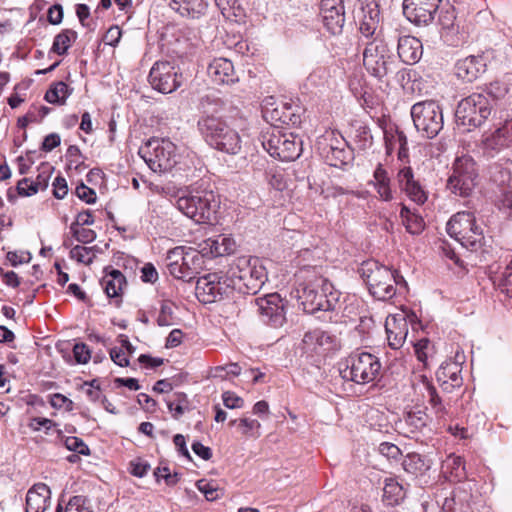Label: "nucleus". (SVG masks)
I'll return each mask as SVG.
<instances>
[{
  "label": "nucleus",
  "instance_id": "obj_1",
  "mask_svg": "<svg viewBox=\"0 0 512 512\" xmlns=\"http://www.w3.org/2000/svg\"><path fill=\"white\" fill-rule=\"evenodd\" d=\"M202 115L197 121L198 130L205 142L212 148L235 155L241 150L239 133L231 128L218 114L224 109V102L213 95H206L200 101Z\"/></svg>",
  "mask_w": 512,
  "mask_h": 512
},
{
  "label": "nucleus",
  "instance_id": "obj_2",
  "mask_svg": "<svg viewBox=\"0 0 512 512\" xmlns=\"http://www.w3.org/2000/svg\"><path fill=\"white\" fill-rule=\"evenodd\" d=\"M171 198L174 199V206L177 210L195 223L213 224L217 222L220 199L213 190L186 187L176 191ZM170 200L172 201V199Z\"/></svg>",
  "mask_w": 512,
  "mask_h": 512
},
{
  "label": "nucleus",
  "instance_id": "obj_3",
  "mask_svg": "<svg viewBox=\"0 0 512 512\" xmlns=\"http://www.w3.org/2000/svg\"><path fill=\"white\" fill-rule=\"evenodd\" d=\"M358 272L370 294L380 301L392 299L398 287L407 286L404 277L397 270H392L374 259L362 262Z\"/></svg>",
  "mask_w": 512,
  "mask_h": 512
},
{
  "label": "nucleus",
  "instance_id": "obj_4",
  "mask_svg": "<svg viewBox=\"0 0 512 512\" xmlns=\"http://www.w3.org/2000/svg\"><path fill=\"white\" fill-rule=\"evenodd\" d=\"M297 298L303 310L309 314L318 311L338 312L341 309V292L326 278L318 277L313 282L301 285Z\"/></svg>",
  "mask_w": 512,
  "mask_h": 512
},
{
  "label": "nucleus",
  "instance_id": "obj_5",
  "mask_svg": "<svg viewBox=\"0 0 512 512\" xmlns=\"http://www.w3.org/2000/svg\"><path fill=\"white\" fill-rule=\"evenodd\" d=\"M227 273L234 290L243 294H257L268 279L266 268L257 257L237 258Z\"/></svg>",
  "mask_w": 512,
  "mask_h": 512
},
{
  "label": "nucleus",
  "instance_id": "obj_6",
  "mask_svg": "<svg viewBox=\"0 0 512 512\" xmlns=\"http://www.w3.org/2000/svg\"><path fill=\"white\" fill-rule=\"evenodd\" d=\"M260 140L270 156L281 161H294L302 153V141L293 133L282 132L277 125L263 131Z\"/></svg>",
  "mask_w": 512,
  "mask_h": 512
},
{
  "label": "nucleus",
  "instance_id": "obj_7",
  "mask_svg": "<svg viewBox=\"0 0 512 512\" xmlns=\"http://www.w3.org/2000/svg\"><path fill=\"white\" fill-rule=\"evenodd\" d=\"M381 362L368 352H353L345 360V368L340 369L343 379L356 384H368L377 379L381 371Z\"/></svg>",
  "mask_w": 512,
  "mask_h": 512
},
{
  "label": "nucleus",
  "instance_id": "obj_8",
  "mask_svg": "<svg viewBox=\"0 0 512 512\" xmlns=\"http://www.w3.org/2000/svg\"><path fill=\"white\" fill-rule=\"evenodd\" d=\"M167 268L174 278L191 282L202 269L203 256L195 249L177 246L167 253Z\"/></svg>",
  "mask_w": 512,
  "mask_h": 512
},
{
  "label": "nucleus",
  "instance_id": "obj_9",
  "mask_svg": "<svg viewBox=\"0 0 512 512\" xmlns=\"http://www.w3.org/2000/svg\"><path fill=\"white\" fill-rule=\"evenodd\" d=\"M410 114L414 127L422 137L433 139L443 129V109L435 100H425L413 104Z\"/></svg>",
  "mask_w": 512,
  "mask_h": 512
},
{
  "label": "nucleus",
  "instance_id": "obj_10",
  "mask_svg": "<svg viewBox=\"0 0 512 512\" xmlns=\"http://www.w3.org/2000/svg\"><path fill=\"white\" fill-rule=\"evenodd\" d=\"M491 111V103L485 94L472 93L457 105L455 112L457 125L471 131L481 126L490 116Z\"/></svg>",
  "mask_w": 512,
  "mask_h": 512
},
{
  "label": "nucleus",
  "instance_id": "obj_11",
  "mask_svg": "<svg viewBox=\"0 0 512 512\" xmlns=\"http://www.w3.org/2000/svg\"><path fill=\"white\" fill-rule=\"evenodd\" d=\"M176 145L167 138H152L139 151L151 170L165 173L177 163Z\"/></svg>",
  "mask_w": 512,
  "mask_h": 512
},
{
  "label": "nucleus",
  "instance_id": "obj_12",
  "mask_svg": "<svg viewBox=\"0 0 512 512\" xmlns=\"http://www.w3.org/2000/svg\"><path fill=\"white\" fill-rule=\"evenodd\" d=\"M363 64L369 74L381 80L393 72L396 62L385 41L376 37L366 44Z\"/></svg>",
  "mask_w": 512,
  "mask_h": 512
},
{
  "label": "nucleus",
  "instance_id": "obj_13",
  "mask_svg": "<svg viewBox=\"0 0 512 512\" xmlns=\"http://www.w3.org/2000/svg\"><path fill=\"white\" fill-rule=\"evenodd\" d=\"M315 148L324 161L332 167L341 168L353 159L352 150L346 140L334 131H326L318 137Z\"/></svg>",
  "mask_w": 512,
  "mask_h": 512
},
{
  "label": "nucleus",
  "instance_id": "obj_14",
  "mask_svg": "<svg viewBox=\"0 0 512 512\" xmlns=\"http://www.w3.org/2000/svg\"><path fill=\"white\" fill-rule=\"evenodd\" d=\"M477 176L474 160L468 156L459 157L453 163L452 173L447 181V188L455 195L467 197L476 186Z\"/></svg>",
  "mask_w": 512,
  "mask_h": 512
},
{
  "label": "nucleus",
  "instance_id": "obj_15",
  "mask_svg": "<svg viewBox=\"0 0 512 512\" xmlns=\"http://www.w3.org/2000/svg\"><path fill=\"white\" fill-rule=\"evenodd\" d=\"M231 284L228 273H209L197 279L195 295L204 304L214 303L228 297L234 291Z\"/></svg>",
  "mask_w": 512,
  "mask_h": 512
},
{
  "label": "nucleus",
  "instance_id": "obj_16",
  "mask_svg": "<svg viewBox=\"0 0 512 512\" xmlns=\"http://www.w3.org/2000/svg\"><path fill=\"white\" fill-rule=\"evenodd\" d=\"M184 77L179 67L169 61H157L152 66L148 81L153 89L163 94L176 91L183 83Z\"/></svg>",
  "mask_w": 512,
  "mask_h": 512
},
{
  "label": "nucleus",
  "instance_id": "obj_17",
  "mask_svg": "<svg viewBox=\"0 0 512 512\" xmlns=\"http://www.w3.org/2000/svg\"><path fill=\"white\" fill-rule=\"evenodd\" d=\"M255 304L261 320L272 327H281L286 321L285 303L277 293L256 298Z\"/></svg>",
  "mask_w": 512,
  "mask_h": 512
},
{
  "label": "nucleus",
  "instance_id": "obj_18",
  "mask_svg": "<svg viewBox=\"0 0 512 512\" xmlns=\"http://www.w3.org/2000/svg\"><path fill=\"white\" fill-rule=\"evenodd\" d=\"M442 0H404L403 14L416 25H427L433 21L434 15Z\"/></svg>",
  "mask_w": 512,
  "mask_h": 512
},
{
  "label": "nucleus",
  "instance_id": "obj_19",
  "mask_svg": "<svg viewBox=\"0 0 512 512\" xmlns=\"http://www.w3.org/2000/svg\"><path fill=\"white\" fill-rule=\"evenodd\" d=\"M362 18L359 31L365 38H381L379 0H361Z\"/></svg>",
  "mask_w": 512,
  "mask_h": 512
},
{
  "label": "nucleus",
  "instance_id": "obj_20",
  "mask_svg": "<svg viewBox=\"0 0 512 512\" xmlns=\"http://www.w3.org/2000/svg\"><path fill=\"white\" fill-rule=\"evenodd\" d=\"M396 180L399 188L405 192L411 201L418 205H422L427 201V192L424 190V187L420 182L415 179L413 170L410 166H403L399 168Z\"/></svg>",
  "mask_w": 512,
  "mask_h": 512
},
{
  "label": "nucleus",
  "instance_id": "obj_21",
  "mask_svg": "<svg viewBox=\"0 0 512 512\" xmlns=\"http://www.w3.org/2000/svg\"><path fill=\"white\" fill-rule=\"evenodd\" d=\"M486 152L492 156L501 150L512 147V120H506L483 140Z\"/></svg>",
  "mask_w": 512,
  "mask_h": 512
},
{
  "label": "nucleus",
  "instance_id": "obj_22",
  "mask_svg": "<svg viewBox=\"0 0 512 512\" xmlns=\"http://www.w3.org/2000/svg\"><path fill=\"white\" fill-rule=\"evenodd\" d=\"M486 67L487 62L483 55H470L456 62L455 71L458 78L472 82L486 71Z\"/></svg>",
  "mask_w": 512,
  "mask_h": 512
},
{
  "label": "nucleus",
  "instance_id": "obj_23",
  "mask_svg": "<svg viewBox=\"0 0 512 512\" xmlns=\"http://www.w3.org/2000/svg\"><path fill=\"white\" fill-rule=\"evenodd\" d=\"M208 76L216 84L231 85L239 78L234 70L233 63L227 58H215L207 67Z\"/></svg>",
  "mask_w": 512,
  "mask_h": 512
},
{
  "label": "nucleus",
  "instance_id": "obj_24",
  "mask_svg": "<svg viewBox=\"0 0 512 512\" xmlns=\"http://www.w3.org/2000/svg\"><path fill=\"white\" fill-rule=\"evenodd\" d=\"M431 418L420 408L408 411L404 418L400 420L399 427L407 437H415L419 433H423L427 429Z\"/></svg>",
  "mask_w": 512,
  "mask_h": 512
},
{
  "label": "nucleus",
  "instance_id": "obj_25",
  "mask_svg": "<svg viewBox=\"0 0 512 512\" xmlns=\"http://www.w3.org/2000/svg\"><path fill=\"white\" fill-rule=\"evenodd\" d=\"M388 345L392 349L403 346L408 335V323L403 315L389 316L385 322Z\"/></svg>",
  "mask_w": 512,
  "mask_h": 512
},
{
  "label": "nucleus",
  "instance_id": "obj_26",
  "mask_svg": "<svg viewBox=\"0 0 512 512\" xmlns=\"http://www.w3.org/2000/svg\"><path fill=\"white\" fill-rule=\"evenodd\" d=\"M461 365L455 361H446L442 363L436 372L437 380L441 383L443 390L451 392L454 388L462 385Z\"/></svg>",
  "mask_w": 512,
  "mask_h": 512
},
{
  "label": "nucleus",
  "instance_id": "obj_27",
  "mask_svg": "<svg viewBox=\"0 0 512 512\" xmlns=\"http://www.w3.org/2000/svg\"><path fill=\"white\" fill-rule=\"evenodd\" d=\"M51 491L44 483L33 485L26 495V512H44L50 504Z\"/></svg>",
  "mask_w": 512,
  "mask_h": 512
},
{
  "label": "nucleus",
  "instance_id": "obj_28",
  "mask_svg": "<svg viewBox=\"0 0 512 512\" xmlns=\"http://www.w3.org/2000/svg\"><path fill=\"white\" fill-rule=\"evenodd\" d=\"M397 52L402 62L406 64L417 63L423 53V46L421 41L410 35H405L399 38Z\"/></svg>",
  "mask_w": 512,
  "mask_h": 512
},
{
  "label": "nucleus",
  "instance_id": "obj_29",
  "mask_svg": "<svg viewBox=\"0 0 512 512\" xmlns=\"http://www.w3.org/2000/svg\"><path fill=\"white\" fill-rule=\"evenodd\" d=\"M335 338L321 329H314L304 334L302 343L307 351L321 353L332 349Z\"/></svg>",
  "mask_w": 512,
  "mask_h": 512
},
{
  "label": "nucleus",
  "instance_id": "obj_30",
  "mask_svg": "<svg viewBox=\"0 0 512 512\" xmlns=\"http://www.w3.org/2000/svg\"><path fill=\"white\" fill-rule=\"evenodd\" d=\"M170 7L183 17L199 19L205 15L207 0H171Z\"/></svg>",
  "mask_w": 512,
  "mask_h": 512
},
{
  "label": "nucleus",
  "instance_id": "obj_31",
  "mask_svg": "<svg viewBox=\"0 0 512 512\" xmlns=\"http://www.w3.org/2000/svg\"><path fill=\"white\" fill-rule=\"evenodd\" d=\"M372 185L380 200L390 202L394 199L391 178L384 166L379 163L373 172Z\"/></svg>",
  "mask_w": 512,
  "mask_h": 512
},
{
  "label": "nucleus",
  "instance_id": "obj_32",
  "mask_svg": "<svg viewBox=\"0 0 512 512\" xmlns=\"http://www.w3.org/2000/svg\"><path fill=\"white\" fill-rule=\"evenodd\" d=\"M432 464V460L426 456L418 453H409L405 456L402 467L407 473L415 477H422L431 469Z\"/></svg>",
  "mask_w": 512,
  "mask_h": 512
},
{
  "label": "nucleus",
  "instance_id": "obj_33",
  "mask_svg": "<svg viewBox=\"0 0 512 512\" xmlns=\"http://www.w3.org/2000/svg\"><path fill=\"white\" fill-rule=\"evenodd\" d=\"M476 217L472 212L461 211L453 215L447 223V233L457 240L463 231L476 223Z\"/></svg>",
  "mask_w": 512,
  "mask_h": 512
},
{
  "label": "nucleus",
  "instance_id": "obj_34",
  "mask_svg": "<svg viewBox=\"0 0 512 512\" xmlns=\"http://www.w3.org/2000/svg\"><path fill=\"white\" fill-rule=\"evenodd\" d=\"M457 241L465 248L471 251H477L485 242L483 229L476 223L463 231Z\"/></svg>",
  "mask_w": 512,
  "mask_h": 512
},
{
  "label": "nucleus",
  "instance_id": "obj_35",
  "mask_svg": "<svg viewBox=\"0 0 512 512\" xmlns=\"http://www.w3.org/2000/svg\"><path fill=\"white\" fill-rule=\"evenodd\" d=\"M101 283L106 295L109 298H116L120 296L123 286L126 285V279L121 271L112 269L103 277Z\"/></svg>",
  "mask_w": 512,
  "mask_h": 512
},
{
  "label": "nucleus",
  "instance_id": "obj_36",
  "mask_svg": "<svg viewBox=\"0 0 512 512\" xmlns=\"http://www.w3.org/2000/svg\"><path fill=\"white\" fill-rule=\"evenodd\" d=\"M325 29L332 35H339L345 23V8L339 7L337 11L320 12Z\"/></svg>",
  "mask_w": 512,
  "mask_h": 512
},
{
  "label": "nucleus",
  "instance_id": "obj_37",
  "mask_svg": "<svg viewBox=\"0 0 512 512\" xmlns=\"http://www.w3.org/2000/svg\"><path fill=\"white\" fill-rule=\"evenodd\" d=\"M73 93V88L63 81L54 82L46 91L44 99L55 105H64L68 97Z\"/></svg>",
  "mask_w": 512,
  "mask_h": 512
},
{
  "label": "nucleus",
  "instance_id": "obj_38",
  "mask_svg": "<svg viewBox=\"0 0 512 512\" xmlns=\"http://www.w3.org/2000/svg\"><path fill=\"white\" fill-rule=\"evenodd\" d=\"M400 217L408 233L420 234L425 228V222L421 215L412 212L407 206L402 205Z\"/></svg>",
  "mask_w": 512,
  "mask_h": 512
},
{
  "label": "nucleus",
  "instance_id": "obj_39",
  "mask_svg": "<svg viewBox=\"0 0 512 512\" xmlns=\"http://www.w3.org/2000/svg\"><path fill=\"white\" fill-rule=\"evenodd\" d=\"M76 39L77 33L74 30L64 29L54 37L51 51L58 55H65Z\"/></svg>",
  "mask_w": 512,
  "mask_h": 512
},
{
  "label": "nucleus",
  "instance_id": "obj_40",
  "mask_svg": "<svg viewBox=\"0 0 512 512\" xmlns=\"http://www.w3.org/2000/svg\"><path fill=\"white\" fill-rule=\"evenodd\" d=\"M353 139L357 144L358 148L365 150L372 146L373 136L370 128L363 122L356 121L353 124Z\"/></svg>",
  "mask_w": 512,
  "mask_h": 512
},
{
  "label": "nucleus",
  "instance_id": "obj_41",
  "mask_svg": "<svg viewBox=\"0 0 512 512\" xmlns=\"http://www.w3.org/2000/svg\"><path fill=\"white\" fill-rule=\"evenodd\" d=\"M404 497L403 487L393 478H386L383 488V498L389 505H396Z\"/></svg>",
  "mask_w": 512,
  "mask_h": 512
},
{
  "label": "nucleus",
  "instance_id": "obj_42",
  "mask_svg": "<svg viewBox=\"0 0 512 512\" xmlns=\"http://www.w3.org/2000/svg\"><path fill=\"white\" fill-rule=\"evenodd\" d=\"M438 21L446 36L458 33L459 26L456 24V12L454 7L442 9Z\"/></svg>",
  "mask_w": 512,
  "mask_h": 512
},
{
  "label": "nucleus",
  "instance_id": "obj_43",
  "mask_svg": "<svg viewBox=\"0 0 512 512\" xmlns=\"http://www.w3.org/2000/svg\"><path fill=\"white\" fill-rule=\"evenodd\" d=\"M235 250V241L227 236H217L211 244V251L215 256H223L233 253Z\"/></svg>",
  "mask_w": 512,
  "mask_h": 512
},
{
  "label": "nucleus",
  "instance_id": "obj_44",
  "mask_svg": "<svg viewBox=\"0 0 512 512\" xmlns=\"http://www.w3.org/2000/svg\"><path fill=\"white\" fill-rule=\"evenodd\" d=\"M393 139L398 146V160L403 163V166H409L410 157L407 136L403 131L396 130L393 134Z\"/></svg>",
  "mask_w": 512,
  "mask_h": 512
},
{
  "label": "nucleus",
  "instance_id": "obj_45",
  "mask_svg": "<svg viewBox=\"0 0 512 512\" xmlns=\"http://www.w3.org/2000/svg\"><path fill=\"white\" fill-rule=\"evenodd\" d=\"M96 247H85L76 245L70 250V258L79 263L89 265L93 262L95 257L94 251Z\"/></svg>",
  "mask_w": 512,
  "mask_h": 512
},
{
  "label": "nucleus",
  "instance_id": "obj_46",
  "mask_svg": "<svg viewBox=\"0 0 512 512\" xmlns=\"http://www.w3.org/2000/svg\"><path fill=\"white\" fill-rule=\"evenodd\" d=\"M415 353L417 356V359L424 364L425 367H428L429 365V358L432 357V353L434 350V346L430 342L429 339L423 338L420 339L415 345H414Z\"/></svg>",
  "mask_w": 512,
  "mask_h": 512
},
{
  "label": "nucleus",
  "instance_id": "obj_47",
  "mask_svg": "<svg viewBox=\"0 0 512 512\" xmlns=\"http://www.w3.org/2000/svg\"><path fill=\"white\" fill-rule=\"evenodd\" d=\"M426 390H427V395L429 398L428 402L431 405L434 413L436 414L437 417H440V418L443 417L446 414V408L443 405L442 400H441L440 396L438 395L436 388L433 385L428 383L426 386Z\"/></svg>",
  "mask_w": 512,
  "mask_h": 512
},
{
  "label": "nucleus",
  "instance_id": "obj_48",
  "mask_svg": "<svg viewBox=\"0 0 512 512\" xmlns=\"http://www.w3.org/2000/svg\"><path fill=\"white\" fill-rule=\"evenodd\" d=\"M187 397L183 393H177L174 400L167 401V407L175 419L181 417L187 409Z\"/></svg>",
  "mask_w": 512,
  "mask_h": 512
},
{
  "label": "nucleus",
  "instance_id": "obj_49",
  "mask_svg": "<svg viewBox=\"0 0 512 512\" xmlns=\"http://www.w3.org/2000/svg\"><path fill=\"white\" fill-rule=\"evenodd\" d=\"M265 117L268 118L270 117V119L272 121H275V122H279L281 124H285V125H297L300 123V117L296 114H294L293 112H291V107L288 106V107H285V111H283L281 113V116L279 117H276L275 113L274 112H265Z\"/></svg>",
  "mask_w": 512,
  "mask_h": 512
},
{
  "label": "nucleus",
  "instance_id": "obj_50",
  "mask_svg": "<svg viewBox=\"0 0 512 512\" xmlns=\"http://www.w3.org/2000/svg\"><path fill=\"white\" fill-rule=\"evenodd\" d=\"M40 190V182H33L29 178H22L16 185L17 194L21 197H29Z\"/></svg>",
  "mask_w": 512,
  "mask_h": 512
},
{
  "label": "nucleus",
  "instance_id": "obj_51",
  "mask_svg": "<svg viewBox=\"0 0 512 512\" xmlns=\"http://www.w3.org/2000/svg\"><path fill=\"white\" fill-rule=\"evenodd\" d=\"M266 179L270 187L277 191H283L286 188V180L281 170L269 169L266 172Z\"/></svg>",
  "mask_w": 512,
  "mask_h": 512
},
{
  "label": "nucleus",
  "instance_id": "obj_52",
  "mask_svg": "<svg viewBox=\"0 0 512 512\" xmlns=\"http://www.w3.org/2000/svg\"><path fill=\"white\" fill-rule=\"evenodd\" d=\"M214 2L225 18L229 19L231 16H238V13H236V10L240 11L238 0H214Z\"/></svg>",
  "mask_w": 512,
  "mask_h": 512
},
{
  "label": "nucleus",
  "instance_id": "obj_53",
  "mask_svg": "<svg viewBox=\"0 0 512 512\" xmlns=\"http://www.w3.org/2000/svg\"><path fill=\"white\" fill-rule=\"evenodd\" d=\"M64 444L65 447L70 451H74L85 456L90 454L89 447L81 438L75 436L66 437Z\"/></svg>",
  "mask_w": 512,
  "mask_h": 512
},
{
  "label": "nucleus",
  "instance_id": "obj_54",
  "mask_svg": "<svg viewBox=\"0 0 512 512\" xmlns=\"http://www.w3.org/2000/svg\"><path fill=\"white\" fill-rule=\"evenodd\" d=\"M154 476L159 482L160 479H164L168 486H175L180 480V474L177 472L171 473L168 467H158L154 471Z\"/></svg>",
  "mask_w": 512,
  "mask_h": 512
},
{
  "label": "nucleus",
  "instance_id": "obj_55",
  "mask_svg": "<svg viewBox=\"0 0 512 512\" xmlns=\"http://www.w3.org/2000/svg\"><path fill=\"white\" fill-rule=\"evenodd\" d=\"M65 512H92L88 506V500L86 497L77 495L73 496L65 509Z\"/></svg>",
  "mask_w": 512,
  "mask_h": 512
},
{
  "label": "nucleus",
  "instance_id": "obj_56",
  "mask_svg": "<svg viewBox=\"0 0 512 512\" xmlns=\"http://www.w3.org/2000/svg\"><path fill=\"white\" fill-rule=\"evenodd\" d=\"M172 304L169 302H163L161 304L160 312L157 317V324L159 326H170L174 323Z\"/></svg>",
  "mask_w": 512,
  "mask_h": 512
},
{
  "label": "nucleus",
  "instance_id": "obj_57",
  "mask_svg": "<svg viewBox=\"0 0 512 512\" xmlns=\"http://www.w3.org/2000/svg\"><path fill=\"white\" fill-rule=\"evenodd\" d=\"M70 232H71L72 236L78 242L83 243V244L91 243L97 237L96 232L94 230H92V229H89V228L77 227V228H74V229H70Z\"/></svg>",
  "mask_w": 512,
  "mask_h": 512
},
{
  "label": "nucleus",
  "instance_id": "obj_58",
  "mask_svg": "<svg viewBox=\"0 0 512 512\" xmlns=\"http://www.w3.org/2000/svg\"><path fill=\"white\" fill-rule=\"evenodd\" d=\"M449 461H450V466L452 469V473L454 474V477L458 481L465 479L466 472H465V463H464L463 458L460 456H450Z\"/></svg>",
  "mask_w": 512,
  "mask_h": 512
},
{
  "label": "nucleus",
  "instance_id": "obj_59",
  "mask_svg": "<svg viewBox=\"0 0 512 512\" xmlns=\"http://www.w3.org/2000/svg\"><path fill=\"white\" fill-rule=\"evenodd\" d=\"M75 193L80 200L87 204H93L96 202V192L84 183H81L76 187Z\"/></svg>",
  "mask_w": 512,
  "mask_h": 512
},
{
  "label": "nucleus",
  "instance_id": "obj_60",
  "mask_svg": "<svg viewBox=\"0 0 512 512\" xmlns=\"http://www.w3.org/2000/svg\"><path fill=\"white\" fill-rule=\"evenodd\" d=\"M378 451L381 455L391 460H397L401 456L399 447L390 442H382L378 447Z\"/></svg>",
  "mask_w": 512,
  "mask_h": 512
},
{
  "label": "nucleus",
  "instance_id": "obj_61",
  "mask_svg": "<svg viewBox=\"0 0 512 512\" xmlns=\"http://www.w3.org/2000/svg\"><path fill=\"white\" fill-rule=\"evenodd\" d=\"M197 488L204 494L208 501H214L219 497V490L210 482L199 480L197 482Z\"/></svg>",
  "mask_w": 512,
  "mask_h": 512
},
{
  "label": "nucleus",
  "instance_id": "obj_62",
  "mask_svg": "<svg viewBox=\"0 0 512 512\" xmlns=\"http://www.w3.org/2000/svg\"><path fill=\"white\" fill-rule=\"evenodd\" d=\"M487 94L494 99L503 98L508 93V86L501 81H493L486 88Z\"/></svg>",
  "mask_w": 512,
  "mask_h": 512
},
{
  "label": "nucleus",
  "instance_id": "obj_63",
  "mask_svg": "<svg viewBox=\"0 0 512 512\" xmlns=\"http://www.w3.org/2000/svg\"><path fill=\"white\" fill-rule=\"evenodd\" d=\"M150 470V464L143 459H136L130 462V473L138 478L144 477Z\"/></svg>",
  "mask_w": 512,
  "mask_h": 512
},
{
  "label": "nucleus",
  "instance_id": "obj_64",
  "mask_svg": "<svg viewBox=\"0 0 512 512\" xmlns=\"http://www.w3.org/2000/svg\"><path fill=\"white\" fill-rule=\"evenodd\" d=\"M502 292L512 297V260L507 265L500 282Z\"/></svg>",
  "mask_w": 512,
  "mask_h": 512
}]
</instances>
